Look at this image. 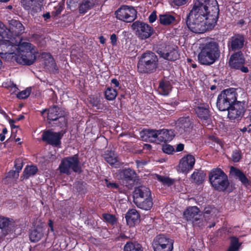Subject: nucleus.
Returning a JSON list of instances; mask_svg holds the SVG:
<instances>
[{
  "label": "nucleus",
  "instance_id": "nucleus-1",
  "mask_svg": "<svg viewBox=\"0 0 251 251\" xmlns=\"http://www.w3.org/2000/svg\"><path fill=\"white\" fill-rule=\"evenodd\" d=\"M218 13L216 0H197L187 16L188 27L194 33H203L215 25Z\"/></svg>",
  "mask_w": 251,
  "mask_h": 251
},
{
  "label": "nucleus",
  "instance_id": "nucleus-2",
  "mask_svg": "<svg viewBox=\"0 0 251 251\" xmlns=\"http://www.w3.org/2000/svg\"><path fill=\"white\" fill-rule=\"evenodd\" d=\"M35 53L34 47L28 42H0V55L7 61L30 65L36 60Z\"/></svg>",
  "mask_w": 251,
  "mask_h": 251
},
{
  "label": "nucleus",
  "instance_id": "nucleus-3",
  "mask_svg": "<svg viewBox=\"0 0 251 251\" xmlns=\"http://www.w3.org/2000/svg\"><path fill=\"white\" fill-rule=\"evenodd\" d=\"M220 55L218 43L210 41L201 45L198 56V61L202 65H210L219 59Z\"/></svg>",
  "mask_w": 251,
  "mask_h": 251
},
{
  "label": "nucleus",
  "instance_id": "nucleus-4",
  "mask_svg": "<svg viewBox=\"0 0 251 251\" xmlns=\"http://www.w3.org/2000/svg\"><path fill=\"white\" fill-rule=\"evenodd\" d=\"M157 66V56L151 51H147L141 55L137 67L140 73H151L155 71Z\"/></svg>",
  "mask_w": 251,
  "mask_h": 251
},
{
  "label": "nucleus",
  "instance_id": "nucleus-5",
  "mask_svg": "<svg viewBox=\"0 0 251 251\" xmlns=\"http://www.w3.org/2000/svg\"><path fill=\"white\" fill-rule=\"evenodd\" d=\"M236 90L230 88L224 90L218 95L217 100V106L220 111L227 110L236 102Z\"/></svg>",
  "mask_w": 251,
  "mask_h": 251
},
{
  "label": "nucleus",
  "instance_id": "nucleus-6",
  "mask_svg": "<svg viewBox=\"0 0 251 251\" xmlns=\"http://www.w3.org/2000/svg\"><path fill=\"white\" fill-rule=\"evenodd\" d=\"M209 178L214 188L219 191H225L229 185L227 176L219 168L212 169L209 173Z\"/></svg>",
  "mask_w": 251,
  "mask_h": 251
},
{
  "label": "nucleus",
  "instance_id": "nucleus-7",
  "mask_svg": "<svg viewBox=\"0 0 251 251\" xmlns=\"http://www.w3.org/2000/svg\"><path fill=\"white\" fill-rule=\"evenodd\" d=\"M58 169L60 173L67 175H70L73 172H80L81 166L78 155H75L63 158L59 166Z\"/></svg>",
  "mask_w": 251,
  "mask_h": 251
},
{
  "label": "nucleus",
  "instance_id": "nucleus-8",
  "mask_svg": "<svg viewBox=\"0 0 251 251\" xmlns=\"http://www.w3.org/2000/svg\"><path fill=\"white\" fill-rule=\"evenodd\" d=\"M44 0H24L23 5L35 19L39 20L41 13L44 9L43 2Z\"/></svg>",
  "mask_w": 251,
  "mask_h": 251
},
{
  "label": "nucleus",
  "instance_id": "nucleus-9",
  "mask_svg": "<svg viewBox=\"0 0 251 251\" xmlns=\"http://www.w3.org/2000/svg\"><path fill=\"white\" fill-rule=\"evenodd\" d=\"M115 14L117 19L130 23L136 18L137 11L132 6L122 5L115 11Z\"/></svg>",
  "mask_w": 251,
  "mask_h": 251
},
{
  "label": "nucleus",
  "instance_id": "nucleus-10",
  "mask_svg": "<svg viewBox=\"0 0 251 251\" xmlns=\"http://www.w3.org/2000/svg\"><path fill=\"white\" fill-rule=\"evenodd\" d=\"M152 245L154 251H172L173 249V241L163 234L156 236Z\"/></svg>",
  "mask_w": 251,
  "mask_h": 251
},
{
  "label": "nucleus",
  "instance_id": "nucleus-11",
  "mask_svg": "<svg viewBox=\"0 0 251 251\" xmlns=\"http://www.w3.org/2000/svg\"><path fill=\"white\" fill-rule=\"evenodd\" d=\"M131 27L136 35L141 40L149 38L153 34L152 28L142 22L136 21L132 24Z\"/></svg>",
  "mask_w": 251,
  "mask_h": 251
},
{
  "label": "nucleus",
  "instance_id": "nucleus-12",
  "mask_svg": "<svg viewBox=\"0 0 251 251\" xmlns=\"http://www.w3.org/2000/svg\"><path fill=\"white\" fill-rule=\"evenodd\" d=\"M245 62L243 53L241 51L233 54L229 60V66L235 69H240L243 73H248L249 69L243 65Z\"/></svg>",
  "mask_w": 251,
  "mask_h": 251
},
{
  "label": "nucleus",
  "instance_id": "nucleus-13",
  "mask_svg": "<svg viewBox=\"0 0 251 251\" xmlns=\"http://www.w3.org/2000/svg\"><path fill=\"white\" fill-rule=\"evenodd\" d=\"M228 117L231 120H239L245 112L244 103L236 101L228 110Z\"/></svg>",
  "mask_w": 251,
  "mask_h": 251
},
{
  "label": "nucleus",
  "instance_id": "nucleus-14",
  "mask_svg": "<svg viewBox=\"0 0 251 251\" xmlns=\"http://www.w3.org/2000/svg\"><path fill=\"white\" fill-rule=\"evenodd\" d=\"M197 206H192L188 208L184 212V216L187 221H191L194 225L200 226L201 215Z\"/></svg>",
  "mask_w": 251,
  "mask_h": 251
},
{
  "label": "nucleus",
  "instance_id": "nucleus-15",
  "mask_svg": "<svg viewBox=\"0 0 251 251\" xmlns=\"http://www.w3.org/2000/svg\"><path fill=\"white\" fill-rule=\"evenodd\" d=\"M195 111L203 125H209L211 123L208 105L200 104L195 108Z\"/></svg>",
  "mask_w": 251,
  "mask_h": 251
},
{
  "label": "nucleus",
  "instance_id": "nucleus-16",
  "mask_svg": "<svg viewBox=\"0 0 251 251\" xmlns=\"http://www.w3.org/2000/svg\"><path fill=\"white\" fill-rule=\"evenodd\" d=\"M62 134L61 132H55L51 130L44 132L42 134V139L49 144L57 146L60 144V140Z\"/></svg>",
  "mask_w": 251,
  "mask_h": 251
},
{
  "label": "nucleus",
  "instance_id": "nucleus-17",
  "mask_svg": "<svg viewBox=\"0 0 251 251\" xmlns=\"http://www.w3.org/2000/svg\"><path fill=\"white\" fill-rule=\"evenodd\" d=\"M195 163V159L191 154H187L182 157L179 163L178 168L182 173H187L192 170Z\"/></svg>",
  "mask_w": 251,
  "mask_h": 251
},
{
  "label": "nucleus",
  "instance_id": "nucleus-18",
  "mask_svg": "<svg viewBox=\"0 0 251 251\" xmlns=\"http://www.w3.org/2000/svg\"><path fill=\"white\" fill-rule=\"evenodd\" d=\"M49 230V229L47 231L46 226L43 225L37 226L29 232V237L30 240L32 242H38L46 234Z\"/></svg>",
  "mask_w": 251,
  "mask_h": 251
},
{
  "label": "nucleus",
  "instance_id": "nucleus-19",
  "mask_svg": "<svg viewBox=\"0 0 251 251\" xmlns=\"http://www.w3.org/2000/svg\"><path fill=\"white\" fill-rule=\"evenodd\" d=\"M65 111L57 106H53L49 108L48 110V119L49 121H56L59 119H63L64 124L66 122L64 116Z\"/></svg>",
  "mask_w": 251,
  "mask_h": 251
},
{
  "label": "nucleus",
  "instance_id": "nucleus-20",
  "mask_svg": "<svg viewBox=\"0 0 251 251\" xmlns=\"http://www.w3.org/2000/svg\"><path fill=\"white\" fill-rule=\"evenodd\" d=\"M244 37L240 34H236L231 37L228 44L229 50L232 51L241 49L244 45Z\"/></svg>",
  "mask_w": 251,
  "mask_h": 251
},
{
  "label": "nucleus",
  "instance_id": "nucleus-21",
  "mask_svg": "<svg viewBox=\"0 0 251 251\" xmlns=\"http://www.w3.org/2000/svg\"><path fill=\"white\" fill-rule=\"evenodd\" d=\"M191 129V122L189 118H181L176 123V129L180 134L186 135Z\"/></svg>",
  "mask_w": 251,
  "mask_h": 251
},
{
  "label": "nucleus",
  "instance_id": "nucleus-22",
  "mask_svg": "<svg viewBox=\"0 0 251 251\" xmlns=\"http://www.w3.org/2000/svg\"><path fill=\"white\" fill-rule=\"evenodd\" d=\"M151 196L150 190L146 186H140L136 187L133 192V201L149 198Z\"/></svg>",
  "mask_w": 251,
  "mask_h": 251
},
{
  "label": "nucleus",
  "instance_id": "nucleus-23",
  "mask_svg": "<svg viewBox=\"0 0 251 251\" xmlns=\"http://www.w3.org/2000/svg\"><path fill=\"white\" fill-rule=\"evenodd\" d=\"M158 130L145 129L140 132V137L145 141L158 142Z\"/></svg>",
  "mask_w": 251,
  "mask_h": 251
},
{
  "label": "nucleus",
  "instance_id": "nucleus-24",
  "mask_svg": "<svg viewBox=\"0 0 251 251\" xmlns=\"http://www.w3.org/2000/svg\"><path fill=\"white\" fill-rule=\"evenodd\" d=\"M175 136L174 131L166 129L158 130V142H166L171 141Z\"/></svg>",
  "mask_w": 251,
  "mask_h": 251
},
{
  "label": "nucleus",
  "instance_id": "nucleus-25",
  "mask_svg": "<svg viewBox=\"0 0 251 251\" xmlns=\"http://www.w3.org/2000/svg\"><path fill=\"white\" fill-rule=\"evenodd\" d=\"M9 29L13 35L19 36L24 32L25 28L19 21L12 20L10 22Z\"/></svg>",
  "mask_w": 251,
  "mask_h": 251
},
{
  "label": "nucleus",
  "instance_id": "nucleus-26",
  "mask_svg": "<svg viewBox=\"0 0 251 251\" xmlns=\"http://www.w3.org/2000/svg\"><path fill=\"white\" fill-rule=\"evenodd\" d=\"M230 174L233 177L239 179L243 184L246 185L249 184V180L247 176L239 169L231 167L230 169Z\"/></svg>",
  "mask_w": 251,
  "mask_h": 251
},
{
  "label": "nucleus",
  "instance_id": "nucleus-27",
  "mask_svg": "<svg viewBox=\"0 0 251 251\" xmlns=\"http://www.w3.org/2000/svg\"><path fill=\"white\" fill-rule=\"evenodd\" d=\"M134 202L138 208L145 210H150L153 205L151 196L135 201Z\"/></svg>",
  "mask_w": 251,
  "mask_h": 251
},
{
  "label": "nucleus",
  "instance_id": "nucleus-28",
  "mask_svg": "<svg viewBox=\"0 0 251 251\" xmlns=\"http://www.w3.org/2000/svg\"><path fill=\"white\" fill-rule=\"evenodd\" d=\"M167 50L162 52V56L167 60L174 61L178 58V53L176 48L168 46Z\"/></svg>",
  "mask_w": 251,
  "mask_h": 251
},
{
  "label": "nucleus",
  "instance_id": "nucleus-29",
  "mask_svg": "<svg viewBox=\"0 0 251 251\" xmlns=\"http://www.w3.org/2000/svg\"><path fill=\"white\" fill-rule=\"evenodd\" d=\"M126 219L128 224L132 225L139 221V215L134 209L129 210L126 215Z\"/></svg>",
  "mask_w": 251,
  "mask_h": 251
},
{
  "label": "nucleus",
  "instance_id": "nucleus-30",
  "mask_svg": "<svg viewBox=\"0 0 251 251\" xmlns=\"http://www.w3.org/2000/svg\"><path fill=\"white\" fill-rule=\"evenodd\" d=\"M172 89L171 82L166 79H163L160 82L158 88L159 93L162 95H167Z\"/></svg>",
  "mask_w": 251,
  "mask_h": 251
},
{
  "label": "nucleus",
  "instance_id": "nucleus-31",
  "mask_svg": "<svg viewBox=\"0 0 251 251\" xmlns=\"http://www.w3.org/2000/svg\"><path fill=\"white\" fill-rule=\"evenodd\" d=\"M124 251H143L141 244L136 241H128L124 246Z\"/></svg>",
  "mask_w": 251,
  "mask_h": 251
},
{
  "label": "nucleus",
  "instance_id": "nucleus-32",
  "mask_svg": "<svg viewBox=\"0 0 251 251\" xmlns=\"http://www.w3.org/2000/svg\"><path fill=\"white\" fill-rule=\"evenodd\" d=\"M96 3V0H83L79 6V11L81 14L86 13L92 8Z\"/></svg>",
  "mask_w": 251,
  "mask_h": 251
},
{
  "label": "nucleus",
  "instance_id": "nucleus-33",
  "mask_svg": "<svg viewBox=\"0 0 251 251\" xmlns=\"http://www.w3.org/2000/svg\"><path fill=\"white\" fill-rule=\"evenodd\" d=\"M38 171V168L36 166L30 165L27 166L24 171V178H28L30 176H33L36 174Z\"/></svg>",
  "mask_w": 251,
  "mask_h": 251
},
{
  "label": "nucleus",
  "instance_id": "nucleus-34",
  "mask_svg": "<svg viewBox=\"0 0 251 251\" xmlns=\"http://www.w3.org/2000/svg\"><path fill=\"white\" fill-rule=\"evenodd\" d=\"M205 177V174L202 172H194L191 175V178L194 183H201Z\"/></svg>",
  "mask_w": 251,
  "mask_h": 251
},
{
  "label": "nucleus",
  "instance_id": "nucleus-35",
  "mask_svg": "<svg viewBox=\"0 0 251 251\" xmlns=\"http://www.w3.org/2000/svg\"><path fill=\"white\" fill-rule=\"evenodd\" d=\"M120 174L122 178L127 180L132 179L135 175L134 171L130 169L123 170Z\"/></svg>",
  "mask_w": 251,
  "mask_h": 251
},
{
  "label": "nucleus",
  "instance_id": "nucleus-36",
  "mask_svg": "<svg viewBox=\"0 0 251 251\" xmlns=\"http://www.w3.org/2000/svg\"><path fill=\"white\" fill-rule=\"evenodd\" d=\"M175 20V18L170 14H164L160 15L159 21L161 24L169 25L172 24Z\"/></svg>",
  "mask_w": 251,
  "mask_h": 251
},
{
  "label": "nucleus",
  "instance_id": "nucleus-37",
  "mask_svg": "<svg viewBox=\"0 0 251 251\" xmlns=\"http://www.w3.org/2000/svg\"><path fill=\"white\" fill-rule=\"evenodd\" d=\"M105 98L109 100H112L115 99L117 95V92L116 89L108 87L105 91Z\"/></svg>",
  "mask_w": 251,
  "mask_h": 251
},
{
  "label": "nucleus",
  "instance_id": "nucleus-38",
  "mask_svg": "<svg viewBox=\"0 0 251 251\" xmlns=\"http://www.w3.org/2000/svg\"><path fill=\"white\" fill-rule=\"evenodd\" d=\"M216 211V209L214 208L206 207L203 212V217L205 218V220L213 218L215 216V214Z\"/></svg>",
  "mask_w": 251,
  "mask_h": 251
},
{
  "label": "nucleus",
  "instance_id": "nucleus-39",
  "mask_svg": "<svg viewBox=\"0 0 251 251\" xmlns=\"http://www.w3.org/2000/svg\"><path fill=\"white\" fill-rule=\"evenodd\" d=\"M14 221L8 218L0 217V228L2 229L14 225Z\"/></svg>",
  "mask_w": 251,
  "mask_h": 251
},
{
  "label": "nucleus",
  "instance_id": "nucleus-40",
  "mask_svg": "<svg viewBox=\"0 0 251 251\" xmlns=\"http://www.w3.org/2000/svg\"><path fill=\"white\" fill-rule=\"evenodd\" d=\"M64 1H62L58 3V4L54 7V10L52 12V15L54 16H57L61 13L64 9Z\"/></svg>",
  "mask_w": 251,
  "mask_h": 251
},
{
  "label": "nucleus",
  "instance_id": "nucleus-41",
  "mask_svg": "<svg viewBox=\"0 0 251 251\" xmlns=\"http://www.w3.org/2000/svg\"><path fill=\"white\" fill-rule=\"evenodd\" d=\"M239 246L238 239L233 237L231 239V246L227 251H237Z\"/></svg>",
  "mask_w": 251,
  "mask_h": 251
},
{
  "label": "nucleus",
  "instance_id": "nucleus-42",
  "mask_svg": "<svg viewBox=\"0 0 251 251\" xmlns=\"http://www.w3.org/2000/svg\"><path fill=\"white\" fill-rule=\"evenodd\" d=\"M31 88H27L25 90L21 91L17 95V98L20 99L27 98L31 93Z\"/></svg>",
  "mask_w": 251,
  "mask_h": 251
},
{
  "label": "nucleus",
  "instance_id": "nucleus-43",
  "mask_svg": "<svg viewBox=\"0 0 251 251\" xmlns=\"http://www.w3.org/2000/svg\"><path fill=\"white\" fill-rule=\"evenodd\" d=\"M241 158V151L239 150H235L233 151L231 159L234 162H238Z\"/></svg>",
  "mask_w": 251,
  "mask_h": 251
},
{
  "label": "nucleus",
  "instance_id": "nucleus-44",
  "mask_svg": "<svg viewBox=\"0 0 251 251\" xmlns=\"http://www.w3.org/2000/svg\"><path fill=\"white\" fill-rule=\"evenodd\" d=\"M103 219L109 223L113 225L116 223V220L115 217L111 214H104L103 215Z\"/></svg>",
  "mask_w": 251,
  "mask_h": 251
},
{
  "label": "nucleus",
  "instance_id": "nucleus-45",
  "mask_svg": "<svg viewBox=\"0 0 251 251\" xmlns=\"http://www.w3.org/2000/svg\"><path fill=\"white\" fill-rule=\"evenodd\" d=\"M105 160L111 165H115L117 163V158L114 154L107 155L105 157Z\"/></svg>",
  "mask_w": 251,
  "mask_h": 251
},
{
  "label": "nucleus",
  "instance_id": "nucleus-46",
  "mask_svg": "<svg viewBox=\"0 0 251 251\" xmlns=\"http://www.w3.org/2000/svg\"><path fill=\"white\" fill-rule=\"evenodd\" d=\"M19 172L16 171H10L7 174L6 178H9L12 180H16L19 177Z\"/></svg>",
  "mask_w": 251,
  "mask_h": 251
},
{
  "label": "nucleus",
  "instance_id": "nucleus-47",
  "mask_svg": "<svg viewBox=\"0 0 251 251\" xmlns=\"http://www.w3.org/2000/svg\"><path fill=\"white\" fill-rule=\"evenodd\" d=\"M78 1V0H67L66 4L68 8L72 10H75L77 7Z\"/></svg>",
  "mask_w": 251,
  "mask_h": 251
},
{
  "label": "nucleus",
  "instance_id": "nucleus-48",
  "mask_svg": "<svg viewBox=\"0 0 251 251\" xmlns=\"http://www.w3.org/2000/svg\"><path fill=\"white\" fill-rule=\"evenodd\" d=\"M156 178L159 181L168 185H170L173 183V181L167 177L156 175Z\"/></svg>",
  "mask_w": 251,
  "mask_h": 251
},
{
  "label": "nucleus",
  "instance_id": "nucleus-49",
  "mask_svg": "<svg viewBox=\"0 0 251 251\" xmlns=\"http://www.w3.org/2000/svg\"><path fill=\"white\" fill-rule=\"evenodd\" d=\"M162 149L164 152L167 154H171L175 151L173 147L168 144L163 145Z\"/></svg>",
  "mask_w": 251,
  "mask_h": 251
},
{
  "label": "nucleus",
  "instance_id": "nucleus-50",
  "mask_svg": "<svg viewBox=\"0 0 251 251\" xmlns=\"http://www.w3.org/2000/svg\"><path fill=\"white\" fill-rule=\"evenodd\" d=\"M23 166V161L21 159H16L15 161V167L16 168V171H18L19 173L22 170Z\"/></svg>",
  "mask_w": 251,
  "mask_h": 251
},
{
  "label": "nucleus",
  "instance_id": "nucleus-51",
  "mask_svg": "<svg viewBox=\"0 0 251 251\" xmlns=\"http://www.w3.org/2000/svg\"><path fill=\"white\" fill-rule=\"evenodd\" d=\"M104 184L106 185V186L109 188H117L118 185L117 184L110 182L108 179H105L104 180Z\"/></svg>",
  "mask_w": 251,
  "mask_h": 251
},
{
  "label": "nucleus",
  "instance_id": "nucleus-52",
  "mask_svg": "<svg viewBox=\"0 0 251 251\" xmlns=\"http://www.w3.org/2000/svg\"><path fill=\"white\" fill-rule=\"evenodd\" d=\"M177 104L176 103L172 104L171 105L166 104L164 105V109L167 111H174L175 110V106Z\"/></svg>",
  "mask_w": 251,
  "mask_h": 251
},
{
  "label": "nucleus",
  "instance_id": "nucleus-53",
  "mask_svg": "<svg viewBox=\"0 0 251 251\" xmlns=\"http://www.w3.org/2000/svg\"><path fill=\"white\" fill-rule=\"evenodd\" d=\"M189 0H174V3L176 5L181 6L185 4Z\"/></svg>",
  "mask_w": 251,
  "mask_h": 251
},
{
  "label": "nucleus",
  "instance_id": "nucleus-54",
  "mask_svg": "<svg viewBox=\"0 0 251 251\" xmlns=\"http://www.w3.org/2000/svg\"><path fill=\"white\" fill-rule=\"evenodd\" d=\"M149 21L150 23L154 22L156 19V12H152L149 17Z\"/></svg>",
  "mask_w": 251,
  "mask_h": 251
},
{
  "label": "nucleus",
  "instance_id": "nucleus-55",
  "mask_svg": "<svg viewBox=\"0 0 251 251\" xmlns=\"http://www.w3.org/2000/svg\"><path fill=\"white\" fill-rule=\"evenodd\" d=\"M110 40L111 41V43L113 45H115L116 44L117 38L115 34H113L111 35Z\"/></svg>",
  "mask_w": 251,
  "mask_h": 251
},
{
  "label": "nucleus",
  "instance_id": "nucleus-56",
  "mask_svg": "<svg viewBox=\"0 0 251 251\" xmlns=\"http://www.w3.org/2000/svg\"><path fill=\"white\" fill-rule=\"evenodd\" d=\"M42 17L44 20L46 21L48 19H49L50 18V14L49 12H47L46 13L42 14L41 17Z\"/></svg>",
  "mask_w": 251,
  "mask_h": 251
},
{
  "label": "nucleus",
  "instance_id": "nucleus-57",
  "mask_svg": "<svg viewBox=\"0 0 251 251\" xmlns=\"http://www.w3.org/2000/svg\"><path fill=\"white\" fill-rule=\"evenodd\" d=\"M10 87V91L12 93H15V92H17V91L18 90V88L17 87L16 85L14 84H13V83L11 84Z\"/></svg>",
  "mask_w": 251,
  "mask_h": 251
},
{
  "label": "nucleus",
  "instance_id": "nucleus-58",
  "mask_svg": "<svg viewBox=\"0 0 251 251\" xmlns=\"http://www.w3.org/2000/svg\"><path fill=\"white\" fill-rule=\"evenodd\" d=\"M184 149V145L183 144H179L177 145L176 148V151H182Z\"/></svg>",
  "mask_w": 251,
  "mask_h": 251
},
{
  "label": "nucleus",
  "instance_id": "nucleus-59",
  "mask_svg": "<svg viewBox=\"0 0 251 251\" xmlns=\"http://www.w3.org/2000/svg\"><path fill=\"white\" fill-rule=\"evenodd\" d=\"M111 82L116 87H118L119 85V81L117 80V79H112L111 80Z\"/></svg>",
  "mask_w": 251,
  "mask_h": 251
},
{
  "label": "nucleus",
  "instance_id": "nucleus-60",
  "mask_svg": "<svg viewBox=\"0 0 251 251\" xmlns=\"http://www.w3.org/2000/svg\"><path fill=\"white\" fill-rule=\"evenodd\" d=\"M49 226L50 227V229L51 231H53V222L51 220H50L49 221Z\"/></svg>",
  "mask_w": 251,
  "mask_h": 251
},
{
  "label": "nucleus",
  "instance_id": "nucleus-61",
  "mask_svg": "<svg viewBox=\"0 0 251 251\" xmlns=\"http://www.w3.org/2000/svg\"><path fill=\"white\" fill-rule=\"evenodd\" d=\"M99 40L100 42L102 44H104L105 42V39L102 36H101L99 37Z\"/></svg>",
  "mask_w": 251,
  "mask_h": 251
},
{
  "label": "nucleus",
  "instance_id": "nucleus-62",
  "mask_svg": "<svg viewBox=\"0 0 251 251\" xmlns=\"http://www.w3.org/2000/svg\"><path fill=\"white\" fill-rule=\"evenodd\" d=\"M151 148V146L150 144H145L144 146V149L150 150Z\"/></svg>",
  "mask_w": 251,
  "mask_h": 251
},
{
  "label": "nucleus",
  "instance_id": "nucleus-63",
  "mask_svg": "<svg viewBox=\"0 0 251 251\" xmlns=\"http://www.w3.org/2000/svg\"><path fill=\"white\" fill-rule=\"evenodd\" d=\"M5 139V135H3V134L0 133V140L1 141H4Z\"/></svg>",
  "mask_w": 251,
  "mask_h": 251
},
{
  "label": "nucleus",
  "instance_id": "nucleus-64",
  "mask_svg": "<svg viewBox=\"0 0 251 251\" xmlns=\"http://www.w3.org/2000/svg\"><path fill=\"white\" fill-rule=\"evenodd\" d=\"M24 116L22 115H19V117L16 119V121H20L24 119Z\"/></svg>",
  "mask_w": 251,
  "mask_h": 251
}]
</instances>
